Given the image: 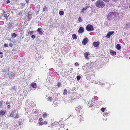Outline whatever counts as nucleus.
I'll use <instances>...</instances> for the list:
<instances>
[{
    "instance_id": "f257e3e1",
    "label": "nucleus",
    "mask_w": 130,
    "mask_h": 130,
    "mask_svg": "<svg viewBox=\"0 0 130 130\" xmlns=\"http://www.w3.org/2000/svg\"><path fill=\"white\" fill-rule=\"evenodd\" d=\"M95 5L99 8H102L105 5V3L102 0H98L95 3Z\"/></svg>"
},
{
    "instance_id": "f03ea898",
    "label": "nucleus",
    "mask_w": 130,
    "mask_h": 130,
    "mask_svg": "<svg viewBox=\"0 0 130 130\" xmlns=\"http://www.w3.org/2000/svg\"><path fill=\"white\" fill-rule=\"evenodd\" d=\"M86 30L88 31H92L94 30L92 25L90 24H88L87 25L86 28Z\"/></svg>"
},
{
    "instance_id": "7ed1b4c3",
    "label": "nucleus",
    "mask_w": 130,
    "mask_h": 130,
    "mask_svg": "<svg viewBox=\"0 0 130 130\" xmlns=\"http://www.w3.org/2000/svg\"><path fill=\"white\" fill-rule=\"evenodd\" d=\"M94 103V102H93V101H88V103H87V105L88 106H89V107H91V108L92 109V110L94 109V107L93 106Z\"/></svg>"
},
{
    "instance_id": "20e7f679",
    "label": "nucleus",
    "mask_w": 130,
    "mask_h": 130,
    "mask_svg": "<svg viewBox=\"0 0 130 130\" xmlns=\"http://www.w3.org/2000/svg\"><path fill=\"white\" fill-rule=\"evenodd\" d=\"M114 32V31H109L107 33L106 37L107 38H109L111 35L113 34Z\"/></svg>"
},
{
    "instance_id": "39448f33",
    "label": "nucleus",
    "mask_w": 130,
    "mask_h": 130,
    "mask_svg": "<svg viewBox=\"0 0 130 130\" xmlns=\"http://www.w3.org/2000/svg\"><path fill=\"white\" fill-rule=\"evenodd\" d=\"M114 12H110L107 15V18L109 20H110L111 19L110 16H113Z\"/></svg>"
},
{
    "instance_id": "423d86ee",
    "label": "nucleus",
    "mask_w": 130,
    "mask_h": 130,
    "mask_svg": "<svg viewBox=\"0 0 130 130\" xmlns=\"http://www.w3.org/2000/svg\"><path fill=\"white\" fill-rule=\"evenodd\" d=\"M90 54L88 52H85L84 54V56L86 59H89L88 56L90 55Z\"/></svg>"
},
{
    "instance_id": "0eeeda50",
    "label": "nucleus",
    "mask_w": 130,
    "mask_h": 130,
    "mask_svg": "<svg viewBox=\"0 0 130 130\" xmlns=\"http://www.w3.org/2000/svg\"><path fill=\"white\" fill-rule=\"evenodd\" d=\"M88 41V39L87 38H85L83 40L82 42V44L83 45H85L87 43Z\"/></svg>"
},
{
    "instance_id": "6e6552de",
    "label": "nucleus",
    "mask_w": 130,
    "mask_h": 130,
    "mask_svg": "<svg viewBox=\"0 0 130 130\" xmlns=\"http://www.w3.org/2000/svg\"><path fill=\"white\" fill-rule=\"evenodd\" d=\"M84 29L83 27H80L78 30V32L80 33H82L84 31Z\"/></svg>"
},
{
    "instance_id": "1a4fd4ad",
    "label": "nucleus",
    "mask_w": 130,
    "mask_h": 130,
    "mask_svg": "<svg viewBox=\"0 0 130 130\" xmlns=\"http://www.w3.org/2000/svg\"><path fill=\"white\" fill-rule=\"evenodd\" d=\"M37 31L39 32L40 35H42L43 33V32L42 31V28H38Z\"/></svg>"
},
{
    "instance_id": "9d476101",
    "label": "nucleus",
    "mask_w": 130,
    "mask_h": 130,
    "mask_svg": "<svg viewBox=\"0 0 130 130\" xmlns=\"http://www.w3.org/2000/svg\"><path fill=\"white\" fill-rule=\"evenodd\" d=\"M99 44V42L98 41L94 42L93 43L94 46L95 47H97Z\"/></svg>"
},
{
    "instance_id": "9b49d317",
    "label": "nucleus",
    "mask_w": 130,
    "mask_h": 130,
    "mask_svg": "<svg viewBox=\"0 0 130 130\" xmlns=\"http://www.w3.org/2000/svg\"><path fill=\"white\" fill-rule=\"evenodd\" d=\"M110 52L111 55L113 56H115L116 55V52L114 51L113 50H110Z\"/></svg>"
},
{
    "instance_id": "f8f14e48",
    "label": "nucleus",
    "mask_w": 130,
    "mask_h": 130,
    "mask_svg": "<svg viewBox=\"0 0 130 130\" xmlns=\"http://www.w3.org/2000/svg\"><path fill=\"white\" fill-rule=\"evenodd\" d=\"M6 112V110H1L0 111V115L1 116H3L4 115Z\"/></svg>"
},
{
    "instance_id": "ddd939ff",
    "label": "nucleus",
    "mask_w": 130,
    "mask_h": 130,
    "mask_svg": "<svg viewBox=\"0 0 130 130\" xmlns=\"http://www.w3.org/2000/svg\"><path fill=\"white\" fill-rule=\"evenodd\" d=\"M14 74H8V76H9L10 79H11L13 78L14 77Z\"/></svg>"
},
{
    "instance_id": "4468645a",
    "label": "nucleus",
    "mask_w": 130,
    "mask_h": 130,
    "mask_svg": "<svg viewBox=\"0 0 130 130\" xmlns=\"http://www.w3.org/2000/svg\"><path fill=\"white\" fill-rule=\"evenodd\" d=\"M4 13V17L6 18L7 20H8V16L7 15V14L4 11L3 12Z\"/></svg>"
},
{
    "instance_id": "2eb2a0df",
    "label": "nucleus",
    "mask_w": 130,
    "mask_h": 130,
    "mask_svg": "<svg viewBox=\"0 0 130 130\" xmlns=\"http://www.w3.org/2000/svg\"><path fill=\"white\" fill-rule=\"evenodd\" d=\"M116 48L118 50H120L121 48V46L119 44H118L116 45Z\"/></svg>"
},
{
    "instance_id": "dca6fc26",
    "label": "nucleus",
    "mask_w": 130,
    "mask_h": 130,
    "mask_svg": "<svg viewBox=\"0 0 130 130\" xmlns=\"http://www.w3.org/2000/svg\"><path fill=\"white\" fill-rule=\"evenodd\" d=\"M88 6H87L86 7L84 8H83L81 10L80 12H83L84 10H86L88 8Z\"/></svg>"
},
{
    "instance_id": "f3484780",
    "label": "nucleus",
    "mask_w": 130,
    "mask_h": 130,
    "mask_svg": "<svg viewBox=\"0 0 130 130\" xmlns=\"http://www.w3.org/2000/svg\"><path fill=\"white\" fill-rule=\"evenodd\" d=\"M119 15V14L118 13H117V12H114V15H113V18L114 17H116L117 18V17H118Z\"/></svg>"
},
{
    "instance_id": "a211bd4d",
    "label": "nucleus",
    "mask_w": 130,
    "mask_h": 130,
    "mask_svg": "<svg viewBox=\"0 0 130 130\" xmlns=\"http://www.w3.org/2000/svg\"><path fill=\"white\" fill-rule=\"evenodd\" d=\"M102 102L99 101H98L96 103V105H97V106H99V105H100V104H102Z\"/></svg>"
},
{
    "instance_id": "6ab92c4d",
    "label": "nucleus",
    "mask_w": 130,
    "mask_h": 130,
    "mask_svg": "<svg viewBox=\"0 0 130 130\" xmlns=\"http://www.w3.org/2000/svg\"><path fill=\"white\" fill-rule=\"evenodd\" d=\"M36 84L35 83H33L31 84V86L33 88H35L36 87Z\"/></svg>"
},
{
    "instance_id": "aec40b11",
    "label": "nucleus",
    "mask_w": 130,
    "mask_h": 130,
    "mask_svg": "<svg viewBox=\"0 0 130 130\" xmlns=\"http://www.w3.org/2000/svg\"><path fill=\"white\" fill-rule=\"evenodd\" d=\"M41 112V110H38V109H37V110L35 111V113L37 115H38L40 114V112Z\"/></svg>"
},
{
    "instance_id": "412c9836",
    "label": "nucleus",
    "mask_w": 130,
    "mask_h": 130,
    "mask_svg": "<svg viewBox=\"0 0 130 130\" xmlns=\"http://www.w3.org/2000/svg\"><path fill=\"white\" fill-rule=\"evenodd\" d=\"M80 108V106H79L78 107H77L76 108V109L75 110H76V111H79V113H80V109H79V110H78V109H79Z\"/></svg>"
},
{
    "instance_id": "4be33fe9",
    "label": "nucleus",
    "mask_w": 130,
    "mask_h": 130,
    "mask_svg": "<svg viewBox=\"0 0 130 130\" xmlns=\"http://www.w3.org/2000/svg\"><path fill=\"white\" fill-rule=\"evenodd\" d=\"M34 31H30V30H29L27 31V32L28 34H30V35H32L33 34Z\"/></svg>"
},
{
    "instance_id": "5701e85b",
    "label": "nucleus",
    "mask_w": 130,
    "mask_h": 130,
    "mask_svg": "<svg viewBox=\"0 0 130 130\" xmlns=\"http://www.w3.org/2000/svg\"><path fill=\"white\" fill-rule=\"evenodd\" d=\"M72 37L74 39H76L77 38L76 35L75 34L72 35Z\"/></svg>"
},
{
    "instance_id": "b1692460",
    "label": "nucleus",
    "mask_w": 130,
    "mask_h": 130,
    "mask_svg": "<svg viewBox=\"0 0 130 130\" xmlns=\"http://www.w3.org/2000/svg\"><path fill=\"white\" fill-rule=\"evenodd\" d=\"M59 14L61 15H62L64 14V12L63 11H61L59 12Z\"/></svg>"
},
{
    "instance_id": "393cba45",
    "label": "nucleus",
    "mask_w": 130,
    "mask_h": 130,
    "mask_svg": "<svg viewBox=\"0 0 130 130\" xmlns=\"http://www.w3.org/2000/svg\"><path fill=\"white\" fill-rule=\"evenodd\" d=\"M17 36V34L15 33H13L11 34V36L12 37L15 38Z\"/></svg>"
},
{
    "instance_id": "a878e982",
    "label": "nucleus",
    "mask_w": 130,
    "mask_h": 130,
    "mask_svg": "<svg viewBox=\"0 0 130 130\" xmlns=\"http://www.w3.org/2000/svg\"><path fill=\"white\" fill-rule=\"evenodd\" d=\"M14 111H12L10 115V116L12 117H14Z\"/></svg>"
},
{
    "instance_id": "bb28decb",
    "label": "nucleus",
    "mask_w": 130,
    "mask_h": 130,
    "mask_svg": "<svg viewBox=\"0 0 130 130\" xmlns=\"http://www.w3.org/2000/svg\"><path fill=\"white\" fill-rule=\"evenodd\" d=\"M67 93V91L66 89H65L64 90V91L63 92V94L64 95H66Z\"/></svg>"
},
{
    "instance_id": "cd10ccee",
    "label": "nucleus",
    "mask_w": 130,
    "mask_h": 130,
    "mask_svg": "<svg viewBox=\"0 0 130 130\" xmlns=\"http://www.w3.org/2000/svg\"><path fill=\"white\" fill-rule=\"evenodd\" d=\"M103 116L105 117V116H108V114L107 113H104L103 114Z\"/></svg>"
},
{
    "instance_id": "c85d7f7f",
    "label": "nucleus",
    "mask_w": 130,
    "mask_h": 130,
    "mask_svg": "<svg viewBox=\"0 0 130 130\" xmlns=\"http://www.w3.org/2000/svg\"><path fill=\"white\" fill-rule=\"evenodd\" d=\"M81 78L80 76L79 75L77 76L76 77L77 80V81H79Z\"/></svg>"
},
{
    "instance_id": "c756f323",
    "label": "nucleus",
    "mask_w": 130,
    "mask_h": 130,
    "mask_svg": "<svg viewBox=\"0 0 130 130\" xmlns=\"http://www.w3.org/2000/svg\"><path fill=\"white\" fill-rule=\"evenodd\" d=\"M47 7L46 6H45L44 7V8H43V11H45L47 10Z\"/></svg>"
},
{
    "instance_id": "7c9ffc66",
    "label": "nucleus",
    "mask_w": 130,
    "mask_h": 130,
    "mask_svg": "<svg viewBox=\"0 0 130 130\" xmlns=\"http://www.w3.org/2000/svg\"><path fill=\"white\" fill-rule=\"evenodd\" d=\"M3 104V101L1 100L0 101V108H1L2 106V105Z\"/></svg>"
},
{
    "instance_id": "2f4dec72",
    "label": "nucleus",
    "mask_w": 130,
    "mask_h": 130,
    "mask_svg": "<svg viewBox=\"0 0 130 130\" xmlns=\"http://www.w3.org/2000/svg\"><path fill=\"white\" fill-rule=\"evenodd\" d=\"M52 97H48V101H52Z\"/></svg>"
},
{
    "instance_id": "473e14b6",
    "label": "nucleus",
    "mask_w": 130,
    "mask_h": 130,
    "mask_svg": "<svg viewBox=\"0 0 130 130\" xmlns=\"http://www.w3.org/2000/svg\"><path fill=\"white\" fill-rule=\"evenodd\" d=\"M106 108H102L101 109V111H102L104 112L105 111V109H106Z\"/></svg>"
},
{
    "instance_id": "72a5a7b5",
    "label": "nucleus",
    "mask_w": 130,
    "mask_h": 130,
    "mask_svg": "<svg viewBox=\"0 0 130 130\" xmlns=\"http://www.w3.org/2000/svg\"><path fill=\"white\" fill-rule=\"evenodd\" d=\"M78 20L80 22H81L82 21V18L80 17H79L78 19Z\"/></svg>"
},
{
    "instance_id": "f704fd0d",
    "label": "nucleus",
    "mask_w": 130,
    "mask_h": 130,
    "mask_svg": "<svg viewBox=\"0 0 130 130\" xmlns=\"http://www.w3.org/2000/svg\"><path fill=\"white\" fill-rule=\"evenodd\" d=\"M92 83H93L94 84H98V81H95L94 80L92 82Z\"/></svg>"
},
{
    "instance_id": "c9c22d12",
    "label": "nucleus",
    "mask_w": 130,
    "mask_h": 130,
    "mask_svg": "<svg viewBox=\"0 0 130 130\" xmlns=\"http://www.w3.org/2000/svg\"><path fill=\"white\" fill-rule=\"evenodd\" d=\"M4 47H8V44H4Z\"/></svg>"
},
{
    "instance_id": "e433bc0d",
    "label": "nucleus",
    "mask_w": 130,
    "mask_h": 130,
    "mask_svg": "<svg viewBox=\"0 0 130 130\" xmlns=\"http://www.w3.org/2000/svg\"><path fill=\"white\" fill-rule=\"evenodd\" d=\"M3 53L2 52H0V55H2L3 54ZM3 55H1V57H0L1 58H3Z\"/></svg>"
},
{
    "instance_id": "4c0bfd02",
    "label": "nucleus",
    "mask_w": 130,
    "mask_h": 130,
    "mask_svg": "<svg viewBox=\"0 0 130 130\" xmlns=\"http://www.w3.org/2000/svg\"><path fill=\"white\" fill-rule=\"evenodd\" d=\"M75 66H78L79 65V64L78 63V62H76L75 63Z\"/></svg>"
},
{
    "instance_id": "58836bf2",
    "label": "nucleus",
    "mask_w": 130,
    "mask_h": 130,
    "mask_svg": "<svg viewBox=\"0 0 130 130\" xmlns=\"http://www.w3.org/2000/svg\"><path fill=\"white\" fill-rule=\"evenodd\" d=\"M85 87H86V88H88L89 86L88 85V84L87 83H85Z\"/></svg>"
},
{
    "instance_id": "ea45409f",
    "label": "nucleus",
    "mask_w": 130,
    "mask_h": 130,
    "mask_svg": "<svg viewBox=\"0 0 130 130\" xmlns=\"http://www.w3.org/2000/svg\"><path fill=\"white\" fill-rule=\"evenodd\" d=\"M19 117V115L18 114H17L16 116L14 117L15 118H18Z\"/></svg>"
},
{
    "instance_id": "a19ab883",
    "label": "nucleus",
    "mask_w": 130,
    "mask_h": 130,
    "mask_svg": "<svg viewBox=\"0 0 130 130\" xmlns=\"http://www.w3.org/2000/svg\"><path fill=\"white\" fill-rule=\"evenodd\" d=\"M47 115L46 113H45L43 115V116L44 117V118L46 117Z\"/></svg>"
},
{
    "instance_id": "79ce46f5",
    "label": "nucleus",
    "mask_w": 130,
    "mask_h": 130,
    "mask_svg": "<svg viewBox=\"0 0 130 130\" xmlns=\"http://www.w3.org/2000/svg\"><path fill=\"white\" fill-rule=\"evenodd\" d=\"M39 123L40 125H42L43 124H44V122H39Z\"/></svg>"
},
{
    "instance_id": "37998d69",
    "label": "nucleus",
    "mask_w": 130,
    "mask_h": 130,
    "mask_svg": "<svg viewBox=\"0 0 130 130\" xmlns=\"http://www.w3.org/2000/svg\"><path fill=\"white\" fill-rule=\"evenodd\" d=\"M73 70V69L72 68H70V73H72Z\"/></svg>"
},
{
    "instance_id": "c03bdc74",
    "label": "nucleus",
    "mask_w": 130,
    "mask_h": 130,
    "mask_svg": "<svg viewBox=\"0 0 130 130\" xmlns=\"http://www.w3.org/2000/svg\"><path fill=\"white\" fill-rule=\"evenodd\" d=\"M6 3H9L10 2V1L9 0H7L6 1H5Z\"/></svg>"
},
{
    "instance_id": "a18cd8bd",
    "label": "nucleus",
    "mask_w": 130,
    "mask_h": 130,
    "mask_svg": "<svg viewBox=\"0 0 130 130\" xmlns=\"http://www.w3.org/2000/svg\"><path fill=\"white\" fill-rule=\"evenodd\" d=\"M23 124V123L22 121H20L19 123V124L20 125H21Z\"/></svg>"
},
{
    "instance_id": "49530a36",
    "label": "nucleus",
    "mask_w": 130,
    "mask_h": 130,
    "mask_svg": "<svg viewBox=\"0 0 130 130\" xmlns=\"http://www.w3.org/2000/svg\"><path fill=\"white\" fill-rule=\"evenodd\" d=\"M61 83L60 82H58L57 84V86L58 87H59L61 85Z\"/></svg>"
},
{
    "instance_id": "de8ad7c7",
    "label": "nucleus",
    "mask_w": 130,
    "mask_h": 130,
    "mask_svg": "<svg viewBox=\"0 0 130 130\" xmlns=\"http://www.w3.org/2000/svg\"><path fill=\"white\" fill-rule=\"evenodd\" d=\"M12 90H13L14 91H15V88L14 86L12 87Z\"/></svg>"
},
{
    "instance_id": "09e8293b",
    "label": "nucleus",
    "mask_w": 130,
    "mask_h": 130,
    "mask_svg": "<svg viewBox=\"0 0 130 130\" xmlns=\"http://www.w3.org/2000/svg\"><path fill=\"white\" fill-rule=\"evenodd\" d=\"M31 38L33 39H35V38L36 37L34 35H32L31 36Z\"/></svg>"
},
{
    "instance_id": "8fccbe9b",
    "label": "nucleus",
    "mask_w": 130,
    "mask_h": 130,
    "mask_svg": "<svg viewBox=\"0 0 130 130\" xmlns=\"http://www.w3.org/2000/svg\"><path fill=\"white\" fill-rule=\"evenodd\" d=\"M23 13V11H21L19 12V13L18 14L19 15H21Z\"/></svg>"
},
{
    "instance_id": "3c124183",
    "label": "nucleus",
    "mask_w": 130,
    "mask_h": 130,
    "mask_svg": "<svg viewBox=\"0 0 130 130\" xmlns=\"http://www.w3.org/2000/svg\"><path fill=\"white\" fill-rule=\"evenodd\" d=\"M99 85H103V84H102L101 83V82H98V84Z\"/></svg>"
},
{
    "instance_id": "603ef678",
    "label": "nucleus",
    "mask_w": 130,
    "mask_h": 130,
    "mask_svg": "<svg viewBox=\"0 0 130 130\" xmlns=\"http://www.w3.org/2000/svg\"><path fill=\"white\" fill-rule=\"evenodd\" d=\"M9 46L10 47H12L13 46V44L12 43H10L9 44Z\"/></svg>"
},
{
    "instance_id": "864d4df0",
    "label": "nucleus",
    "mask_w": 130,
    "mask_h": 130,
    "mask_svg": "<svg viewBox=\"0 0 130 130\" xmlns=\"http://www.w3.org/2000/svg\"><path fill=\"white\" fill-rule=\"evenodd\" d=\"M103 1H104L105 2H108L109 1V0H102Z\"/></svg>"
},
{
    "instance_id": "5fc2aeb1",
    "label": "nucleus",
    "mask_w": 130,
    "mask_h": 130,
    "mask_svg": "<svg viewBox=\"0 0 130 130\" xmlns=\"http://www.w3.org/2000/svg\"><path fill=\"white\" fill-rule=\"evenodd\" d=\"M42 118H40L39 119V122H41V121H42Z\"/></svg>"
},
{
    "instance_id": "6e6d98bb",
    "label": "nucleus",
    "mask_w": 130,
    "mask_h": 130,
    "mask_svg": "<svg viewBox=\"0 0 130 130\" xmlns=\"http://www.w3.org/2000/svg\"><path fill=\"white\" fill-rule=\"evenodd\" d=\"M47 122L46 121H44V124H47Z\"/></svg>"
},
{
    "instance_id": "4d7b16f0",
    "label": "nucleus",
    "mask_w": 130,
    "mask_h": 130,
    "mask_svg": "<svg viewBox=\"0 0 130 130\" xmlns=\"http://www.w3.org/2000/svg\"><path fill=\"white\" fill-rule=\"evenodd\" d=\"M10 107V104H9L8 105L7 108H9Z\"/></svg>"
},
{
    "instance_id": "13d9d810",
    "label": "nucleus",
    "mask_w": 130,
    "mask_h": 130,
    "mask_svg": "<svg viewBox=\"0 0 130 130\" xmlns=\"http://www.w3.org/2000/svg\"><path fill=\"white\" fill-rule=\"evenodd\" d=\"M75 87H73L72 88V90H75Z\"/></svg>"
},
{
    "instance_id": "bf43d9fd",
    "label": "nucleus",
    "mask_w": 130,
    "mask_h": 130,
    "mask_svg": "<svg viewBox=\"0 0 130 130\" xmlns=\"http://www.w3.org/2000/svg\"><path fill=\"white\" fill-rule=\"evenodd\" d=\"M80 121H83V117H82V118H81L80 120Z\"/></svg>"
},
{
    "instance_id": "052dcab7",
    "label": "nucleus",
    "mask_w": 130,
    "mask_h": 130,
    "mask_svg": "<svg viewBox=\"0 0 130 130\" xmlns=\"http://www.w3.org/2000/svg\"><path fill=\"white\" fill-rule=\"evenodd\" d=\"M36 109H33V110L32 111H33V112H34V113H35V111H36Z\"/></svg>"
},
{
    "instance_id": "680f3d73",
    "label": "nucleus",
    "mask_w": 130,
    "mask_h": 130,
    "mask_svg": "<svg viewBox=\"0 0 130 130\" xmlns=\"http://www.w3.org/2000/svg\"><path fill=\"white\" fill-rule=\"evenodd\" d=\"M6 104H7V105H8V104H10L9 103H7V102H6Z\"/></svg>"
},
{
    "instance_id": "e2e57ef3",
    "label": "nucleus",
    "mask_w": 130,
    "mask_h": 130,
    "mask_svg": "<svg viewBox=\"0 0 130 130\" xmlns=\"http://www.w3.org/2000/svg\"><path fill=\"white\" fill-rule=\"evenodd\" d=\"M81 117V115H79L78 116V117L80 118Z\"/></svg>"
},
{
    "instance_id": "0e129e2a",
    "label": "nucleus",
    "mask_w": 130,
    "mask_h": 130,
    "mask_svg": "<svg viewBox=\"0 0 130 130\" xmlns=\"http://www.w3.org/2000/svg\"><path fill=\"white\" fill-rule=\"evenodd\" d=\"M58 124H60V122H58Z\"/></svg>"
},
{
    "instance_id": "69168bd1",
    "label": "nucleus",
    "mask_w": 130,
    "mask_h": 130,
    "mask_svg": "<svg viewBox=\"0 0 130 130\" xmlns=\"http://www.w3.org/2000/svg\"><path fill=\"white\" fill-rule=\"evenodd\" d=\"M27 1H26V2H27V3H28V2H27Z\"/></svg>"
},
{
    "instance_id": "338daca9",
    "label": "nucleus",
    "mask_w": 130,
    "mask_h": 130,
    "mask_svg": "<svg viewBox=\"0 0 130 130\" xmlns=\"http://www.w3.org/2000/svg\"><path fill=\"white\" fill-rule=\"evenodd\" d=\"M27 1H26V2H27V3H28V2H27Z\"/></svg>"
},
{
    "instance_id": "774afa93",
    "label": "nucleus",
    "mask_w": 130,
    "mask_h": 130,
    "mask_svg": "<svg viewBox=\"0 0 130 130\" xmlns=\"http://www.w3.org/2000/svg\"><path fill=\"white\" fill-rule=\"evenodd\" d=\"M70 116H69V117H68V118H70Z\"/></svg>"
}]
</instances>
